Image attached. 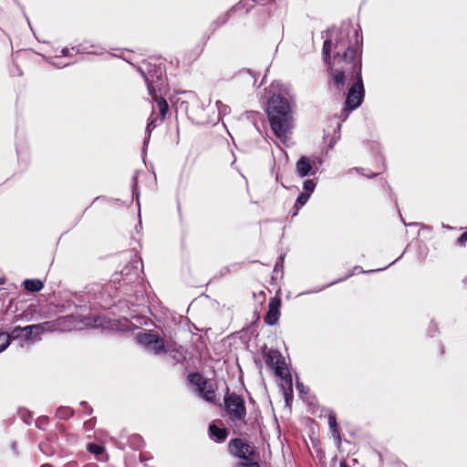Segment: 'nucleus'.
<instances>
[{
  "label": "nucleus",
  "instance_id": "f257e3e1",
  "mask_svg": "<svg viewBox=\"0 0 467 467\" xmlns=\"http://www.w3.org/2000/svg\"><path fill=\"white\" fill-rule=\"evenodd\" d=\"M336 28L322 32L325 38L322 47V59L328 75V85L337 91H344L347 78L352 83L346 94L344 104L346 116L359 108L364 101L365 87L362 78L363 36L360 28H351L349 23H342L334 35Z\"/></svg>",
  "mask_w": 467,
  "mask_h": 467
},
{
  "label": "nucleus",
  "instance_id": "f03ea898",
  "mask_svg": "<svg viewBox=\"0 0 467 467\" xmlns=\"http://www.w3.org/2000/svg\"><path fill=\"white\" fill-rule=\"evenodd\" d=\"M266 113L273 133L285 143L293 129V114L288 99L280 94H274L268 99Z\"/></svg>",
  "mask_w": 467,
  "mask_h": 467
},
{
  "label": "nucleus",
  "instance_id": "7ed1b4c3",
  "mask_svg": "<svg viewBox=\"0 0 467 467\" xmlns=\"http://www.w3.org/2000/svg\"><path fill=\"white\" fill-rule=\"evenodd\" d=\"M137 71L143 78L149 95L155 98L157 93L166 91L165 65L158 59H144L136 66Z\"/></svg>",
  "mask_w": 467,
  "mask_h": 467
},
{
  "label": "nucleus",
  "instance_id": "20e7f679",
  "mask_svg": "<svg viewBox=\"0 0 467 467\" xmlns=\"http://www.w3.org/2000/svg\"><path fill=\"white\" fill-rule=\"evenodd\" d=\"M253 3H257L261 5H270L268 12L275 13L276 8H282L285 5V0H241L226 13L217 17L210 26V29L213 32L220 26L226 24L229 17L235 12L244 10L248 13L253 7Z\"/></svg>",
  "mask_w": 467,
  "mask_h": 467
},
{
  "label": "nucleus",
  "instance_id": "39448f33",
  "mask_svg": "<svg viewBox=\"0 0 467 467\" xmlns=\"http://www.w3.org/2000/svg\"><path fill=\"white\" fill-rule=\"evenodd\" d=\"M129 262L121 268L119 273H116L113 282H123V285L138 281L140 274L143 272V262L141 258L133 252H129Z\"/></svg>",
  "mask_w": 467,
  "mask_h": 467
},
{
  "label": "nucleus",
  "instance_id": "423d86ee",
  "mask_svg": "<svg viewBox=\"0 0 467 467\" xmlns=\"http://www.w3.org/2000/svg\"><path fill=\"white\" fill-rule=\"evenodd\" d=\"M226 390L223 402L229 420L234 422L244 421L246 407L244 398L235 392L230 393L228 388H226Z\"/></svg>",
  "mask_w": 467,
  "mask_h": 467
},
{
  "label": "nucleus",
  "instance_id": "0eeeda50",
  "mask_svg": "<svg viewBox=\"0 0 467 467\" xmlns=\"http://www.w3.org/2000/svg\"><path fill=\"white\" fill-rule=\"evenodd\" d=\"M137 343L154 355L167 352L164 339L150 330L138 333L135 337Z\"/></svg>",
  "mask_w": 467,
  "mask_h": 467
},
{
  "label": "nucleus",
  "instance_id": "6e6552de",
  "mask_svg": "<svg viewBox=\"0 0 467 467\" xmlns=\"http://www.w3.org/2000/svg\"><path fill=\"white\" fill-rule=\"evenodd\" d=\"M265 364L275 370L277 377H280L285 380L287 384L292 385V376L286 371V364L285 358L276 349H269L265 353Z\"/></svg>",
  "mask_w": 467,
  "mask_h": 467
},
{
  "label": "nucleus",
  "instance_id": "1a4fd4ad",
  "mask_svg": "<svg viewBox=\"0 0 467 467\" xmlns=\"http://www.w3.org/2000/svg\"><path fill=\"white\" fill-rule=\"evenodd\" d=\"M228 450L233 456L243 460V462L256 457L255 450L241 438L232 439L229 441Z\"/></svg>",
  "mask_w": 467,
  "mask_h": 467
},
{
  "label": "nucleus",
  "instance_id": "9d476101",
  "mask_svg": "<svg viewBox=\"0 0 467 467\" xmlns=\"http://www.w3.org/2000/svg\"><path fill=\"white\" fill-rule=\"evenodd\" d=\"M61 311H68L70 312V315L67 316L68 317H74L76 318L79 323H83L85 325H88V318L83 315H75V312L78 310L80 311H86L88 309L85 300L82 296H80L78 298V302H75L71 299L66 300L61 306Z\"/></svg>",
  "mask_w": 467,
  "mask_h": 467
},
{
  "label": "nucleus",
  "instance_id": "9b49d317",
  "mask_svg": "<svg viewBox=\"0 0 467 467\" xmlns=\"http://www.w3.org/2000/svg\"><path fill=\"white\" fill-rule=\"evenodd\" d=\"M318 171L315 161L306 156H301L296 163V174L300 178L314 176Z\"/></svg>",
  "mask_w": 467,
  "mask_h": 467
},
{
  "label": "nucleus",
  "instance_id": "f8f14e48",
  "mask_svg": "<svg viewBox=\"0 0 467 467\" xmlns=\"http://www.w3.org/2000/svg\"><path fill=\"white\" fill-rule=\"evenodd\" d=\"M281 298L272 297L268 303V310L265 316V323L268 326L277 324L280 317Z\"/></svg>",
  "mask_w": 467,
  "mask_h": 467
},
{
  "label": "nucleus",
  "instance_id": "ddd939ff",
  "mask_svg": "<svg viewBox=\"0 0 467 467\" xmlns=\"http://www.w3.org/2000/svg\"><path fill=\"white\" fill-rule=\"evenodd\" d=\"M49 323L45 322L41 324L28 325L24 327V338L26 341H37L40 340L41 336L48 330Z\"/></svg>",
  "mask_w": 467,
  "mask_h": 467
},
{
  "label": "nucleus",
  "instance_id": "4468645a",
  "mask_svg": "<svg viewBox=\"0 0 467 467\" xmlns=\"http://www.w3.org/2000/svg\"><path fill=\"white\" fill-rule=\"evenodd\" d=\"M356 271H359V273H363V274H369V273L377 272L378 270H368V271H365V270H363V269H362V267H361V266H359V265H356V266H354V267H353V269H352V270H351L348 275H346L345 276H343V277H341V278H338V279H337V280H334V281L330 282L329 284L325 285H322V286H320V287H318V288H315V289L310 290V291H307V292H303V293H301L300 295H306V294H310V293H318V292H320V291H322V290H324V289H326V288H327V287H329V286H331V285H336V284H337V283H339V282H342V281L347 280L348 277H350V276H352L353 275H355V272H356Z\"/></svg>",
  "mask_w": 467,
  "mask_h": 467
},
{
  "label": "nucleus",
  "instance_id": "2eb2a0df",
  "mask_svg": "<svg viewBox=\"0 0 467 467\" xmlns=\"http://www.w3.org/2000/svg\"><path fill=\"white\" fill-rule=\"evenodd\" d=\"M208 431L210 438L218 443L223 442L229 434L225 428H220L214 422L210 423Z\"/></svg>",
  "mask_w": 467,
  "mask_h": 467
},
{
  "label": "nucleus",
  "instance_id": "dca6fc26",
  "mask_svg": "<svg viewBox=\"0 0 467 467\" xmlns=\"http://www.w3.org/2000/svg\"><path fill=\"white\" fill-rule=\"evenodd\" d=\"M188 379L192 385L197 388L198 392H203L208 386L207 380L199 372L190 373Z\"/></svg>",
  "mask_w": 467,
  "mask_h": 467
},
{
  "label": "nucleus",
  "instance_id": "f3484780",
  "mask_svg": "<svg viewBox=\"0 0 467 467\" xmlns=\"http://www.w3.org/2000/svg\"><path fill=\"white\" fill-rule=\"evenodd\" d=\"M162 93H157L155 98H152V99H154L157 103V107L159 109V111H160V119H159V121L160 122H162L169 111V104L168 102L166 101V99L163 98L162 96Z\"/></svg>",
  "mask_w": 467,
  "mask_h": 467
},
{
  "label": "nucleus",
  "instance_id": "a211bd4d",
  "mask_svg": "<svg viewBox=\"0 0 467 467\" xmlns=\"http://www.w3.org/2000/svg\"><path fill=\"white\" fill-rule=\"evenodd\" d=\"M23 285L26 291L31 293L39 292L44 287L43 282L39 279H26Z\"/></svg>",
  "mask_w": 467,
  "mask_h": 467
},
{
  "label": "nucleus",
  "instance_id": "6ab92c4d",
  "mask_svg": "<svg viewBox=\"0 0 467 467\" xmlns=\"http://www.w3.org/2000/svg\"><path fill=\"white\" fill-rule=\"evenodd\" d=\"M170 358L174 361L175 364H183V362L186 360V356L183 351L182 347H180V348L168 350Z\"/></svg>",
  "mask_w": 467,
  "mask_h": 467
},
{
  "label": "nucleus",
  "instance_id": "aec40b11",
  "mask_svg": "<svg viewBox=\"0 0 467 467\" xmlns=\"http://www.w3.org/2000/svg\"><path fill=\"white\" fill-rule=\"evenodd\" d=\"M246 119L254 125L257 131L260 132L259 123H262V115L257 111H246Z\"/></svg>",
  "mask_w": 467,
  "mask_h": 467
},
{
  "label": "nucleus",
  "instance_id": "412c9836",
  "mask_svg": "<svg viewBox=\"0 0 467 467\" xmlns=\"http://www.w3.org/2000/svg\"><path fill=\"white\" fill-rule=\"evenodd\" d=\"M132 198L136 199L139 207V217H140V189L138 185V174L135 173L132 177L131 182Z\"/></svg>",
  "mask_w": 467,
  "mask_h": 467
},
{
  "label": "nucleus",
  "instance_id": "4be33fe9",
  "mask_svg": "<svg viewBox=\"0 0 467 467\" xmlns=\"http://www.w3.org/2000/svg\"><path fill=\"white\" fill-rule=\"evenodd\" d=\"M74 415V410L70 407L60 406L56 411V417L67 420Z\"/></svg>",
  "mask_w": 467,
  "mask_h": 467
},
{
  "label": "nucleus",
  "instance_id": "5701e85b",
  "mask_svg": "<svg viewBox=\"0 0 467 467\" xmlns=\"http://www.w3.org/2000/svg\"><path fill=\"white\" fill-rule=\"evenodd\" d=\"M129 442L130 447H132L134 450H140L144 446V441L139 434L131 435L129 439Z\"/></svg>",
  "mask_w": 467,
  "mask_h": 467
},
{
  "label": "nucleus",
  "instance_id": "b1692460",
  "mask_svg": "<svg viewBox=\"0 0 467 467\" xmlns=\"http://www.w3.org/2000/svg\"><path fill=\"white\" fill-rule=\"evenodd\" d=\"M215 105H216V108L218 110L217 119H216L217 121L223 116L230 114L231 109L228 105L223 104L221 100H217Z\"/></svg>",
  "mask_w": 467,
  "mask_h": 467
},
{
  "label": "nucleus",
  "instance_id": "393cba45",
  "mask_svg": "<svg viewBox=\"0 0 467 467\" xmlns=\"http://www.w3.org/2000/svg\"><path fill=\"white\" fill-rule=\"evenodd\" d=\"M158 119H149V122L146 126V133L148 134L147 138H145L144 141H143V147L145 148L148 143H149V140H150V133L152 132V130L158 126V123H157Z\"/></svg>",
  "mask_w": 467,
  "mask_h": 467
},
{
  "label": "nucleus",
  "instance_id": "a878e982",
  "mask_svg": "<svg viewBox=\"0 0 467 467\" xmlns=\"http://www.w3.org/2000/svg\"><path fill=\"white\" fill-rule=\"evenodd\" d=\"M239 76H242V77H247L249 79H248V82L253 85V86H255L256 84V74L249 69V68H244L242 70L239 71L238 73Z\"/></svg>",
  "mask_w": 467,
  "mask_h": 467
},
{
  "label": "nucleus",
  "instance_id": "bb28decb",
  "mask_svg": "<svg viewBox=\"0 0 467 467\" xmlns=\"http://www.w3.org/2000/svg\"><path fill=\"white\" fill-rule=\"evenodd\" d=\"M10 345V336L8 333L0 332V353L5 351Z\"/></svg>",
  "mask_w": 467,
  "mask_h": 467
},
{
  "label": "nucleus",
  "instance_id": "cd10ccee",
  "mask_svg": "<svg viewBox=\"0 0 467 467\" xmlns=\"http://www.w3.org/2000/svg\"><path fill=\"white\" fill-rule=\"evenodd\" d=\"M87 450L88 452L95 455H100L104 452V448L94 442L88 443L87 446Z\"/></svg>",
  "mask_w": 467,
  "mask_h": 467
},
{
  "label": "nucleus",
  "instance_id": "c85d7f7f",
  "mask_svg": "<svg viewBox=\"0 0 467 467\" xmlns=\"http://www.w3.org/2000/svg\"><path fill=\"white\" fill-rule=\"evenodd\" d=\"M309 198H310V193L301 192L297 196L294 205L298 206L299 208H302L307 202Z\"/></svg>",
  "mask_w": 467,
  "mask_h": 467
},
{
  "label": "nucleus",
  "instance_id": "c756f323",
  "mask_svg": "<svg viewBox=\"0 0 467 467\" xmlns=\"http://www.w3.org/2000/svg\"><path fill=\"white\" fill-rule=\"evenodd\" d=\"M24 327H20V326H16L12 330H11V333L9 334L10 336V341L12 339H16V338H20V337H24Z\"/></svg>",
  "mask_w": 467,
  "mask_h": 467
},
{
  "label": "nucleus",
  "instance_id": "7c9ffc66",
  "mask_svg": "<svg viewBox=\"0 0 467 467\" xmlns=\"http://www.w3.org/2000/svg\"><path fill=\"white\" fill-rule=\"evenodd\" d=\"M317 183L314 180L307 179L303 182V192L312 193L316 189Z\"/></svg>",
  "mask_w": 467,
  "mask_h": 467
},
{
  "label": "nucleus",
  "instance_id": "2f4dec72",
  "mask_svg": "<svg viewBox=\"0 0 467 467\" xmlns=\"http://www.w3.org/2000/svg\"><path fill=\"white\" fill-rule=\"evenodd\" d=\"M427 333L430 337H434L440 333L438 324L434 320L430 322Z\"/></svg>",
  "mask_w": 467,
  "mask_h": 467
},
{
  "label": "nucleus",
  "instance_id": "473e14b6",
  "mask_svg": "<svg viewBox=\"0 0 467 467\" xmlns=\"http://www.w3.org/2000/svg\"><path fill=\"white\" fill-rule=\"evenodd\" d=\"M234 467H260L259 463L255 461V458L249 459L244 462H237Z\"/></svg>",
  "mask_w": 467,
  "mask_h": 467
},
{
  "label": "nucleus",
  "instance_id": "72a5a7b5",
  "mask_svg": "<svg viewBox=\"0 0 467 467\" xmlns=\"http://www.w3.org/2000/svg\"><path fill=\"white\" fill-rule=\"evenodd\" d=\"M72 51L75 52V54H88L91 53L89 51L88 47H87L85 44H80L78 46H74L71 47Z\"/></svg>",
  "mask_w": 467,
  "mask_h": 467
},
{
  "label": "nucleus",
  "instance_id": "f704fd0d",
  "mask_svg": "<svg viewBox=\"0 0 467 467\" xmlns=\"http://www.w3.org/2000/svg\"><path fill=\"white\" fill-rule=\"evenodd\" d=\"M329 429L334 440L336 441L337 445L339 446L341 443V436L339 432L338 424H337L335 427H329Z\"/></svg>",
  "mask_w": 467,
  "mask_h": 467
},
{
  "label": "nucleus",
  "instance_id": "c9c22d12",
  "mask_svg": "<svg viewBox=\"0 0 467 467\" xmlns=\"http://www.w3.org/2000/svg\"><path fill=\"white\" fill-rule=\"evenodd\" d=\"M200 395L206 400V401H213L214 400V391L213 389H208V387L203 390V392H199Z\"/></svg>",
  "mask_w": 467,
  "mask_h": 467
},
{
  "label": "nucleus",
  "instance_id": "e433bc0d",
  "mask_svg": "<svg viewBox=\"0 0 467 467\" xmlns=\"http://www.w3.org/2000/svg\"><path fill=\"white\" fill-rule=\"evenodd\" d=\"M284 261H285V254H281L275 264V267H274V271L275 272H278V271H281L283 272V269H284Z\"/></svg>",
  "mask_w": 467,
  "mask_h": 467
},
{
  "label": "nucleus",
  "instance_id": "4c0bfd02",
  "mask_svg": "<svg viewBox=\"0 0 467 467\" xmlns=\"http://www.w3.org/2000/svg\"><path fill=\"white\" fill-rule=\"evenodd\" d=\"M48 423V417L47 416H41L36 420V426L38 429H45V427Z\"/></svg>",
  "mask_w": 467,
  "mask_h": 467
},
{
  "label": "nucleus",
  "instance_id": "58836bf2",
  "mask_svg": "<svg viewBox=\"0 0 467 467\" xmlns=\"http://www.w3.org/2000/svg\"><path fill=\"white\" fill-rule=\"evenodd\" d=\"M329 427H335L337 424V415L334 410H330L327 414Z\"/></svg>",
  "mask_w": 467,
  "mask_h": 467
},
{
  "label": "nucleus",
  "instance_id": "ea45409f",
  "mask_svg": "<svg viewBox=\"0 0 467 467\" xmlns=\"http://www.w3.org/2000/svg\"><path fill=\"white\" fill-rule=\"evenodd\" d=\"M467 242V231L462 233L457 239L456 244L460 246H464Z\"/></svg>",
  "mask_w": 467,
  "mask_h": 467
},
{
  "label": "nucleus",
  "instance_id": "a19ab883",
  "mask_svg": "<svg viewBox=\"0 0 467 467\" xmlns=\"http://www.w3.org/2000/svg\"><path fill=\"white\" fill-rule=\"evenodd\" d=\"M296 389L300 393H307L308 388L305 387L302 382H300L298 379L296 380Z\"/></svg>",
  "mask_w": 467,
  "mask_h": 467
},
{
  "label": "nucleus",
  "instance_id": "79ce46f5",
  "mask_svg": "<svg viewBox=\"0 0 467 467\" xmlns=\"http://www.w3.org/2000/svg\"><path fill=\"white\" fill-rule=\"evenodd\" d=\"M80 406H82L84 409H86V413L88 415H90L93 411L92 408L88 404L87 401H81Z\"/></svg>",
  "mask_w": 467,
  "mask_h": 467
},
{
  "label": "nucleus",
  "instance_id": "37998d69",
  "mask_svg": "<svg viewBox=\"0 0 467 467\" xmlns=\"http://www.w3.org/2000/svg\"><path fill=\"white\" fill-rule=\"evenodd\" d=\"M72 49L71 47H64L61 49V57H70L71 56Z\"/></svg>",
  "mask_w": 467,
  "mask_h": 467
},
{
  "label": "nucleus",
  "instance_id": "c03bdc74",
  "mask_svg": "<svg viewBox=\"0 0 467 467\" xmlns=\"http://www.w3.org/2000/svg\"><path fill=\"white\" fill-rule=\"evenodd\" d=\"M228 273H231V266L227 265V266H223V268H221L219 273H218V275L220 276H223V275H226Z\"/></svg>",
  "mask_w": 467,
  "mask_h": 467
},
{
  "label": "nucleus",
  "instance_id": "a18cd8bd",
  "mask_svg": "<svg viewBox=\"0 0 467 467\" xmlns=\"http://www.w3.org/2000/svg\"><path fill=\"white\" fill-rule=\"evenodd\" d=\"M288 386H289V389H290V394H288L287 392H285V399L286 404H288L289 400H292V398H293V396H292V385L290 386L288 384Z\"/></svg>",
  "mask_w": 467,
  "mask_h": 467
},
{
  "label": "nucleus",
  "instance_id": "49530a36",
  "mask_svg": "<svg viewBox=\"0 0 467 467\" xmlns=\"http://www.w3.org/2000/svg\"><path fill=\"white\" fill-rule=\"evenodd\" d=\"M311 160H312V161H315L316 165H317V167H319V166H320V165H322V163H323V160H322V158L317 157V156H316V157L312 158Z\"/></svg>",
  "mask_w": 467,
  "mask_h": 467
},
{
  "label": "nucleus",
  "instance_id": "de8ad7c7",
  "mask_svg": "<svg viewBox=\"0 0 467 467\" xmlns=\"http://www.w3.org/2000/svg\"><path fill=\"white\" fill-rule=\"evenodd\" d=\"M301 208H299L298 206H295L293 207V211L291 212V217L294 218L296 217L297 214H298V212Z\"/></svg>",
  "mask_w": 467,
  "mask_h": 467
},
{
  "label": "nucleus",
  "instance_id": "09e8293b",
  "mask_svg": "<svg viewBox=\"0 0 467 467\" xmlns=\"http://www.w3.org/2000/svg\"><path fill=\"white\" fill-rule=\"evenodd\" d=\"M346 110H347V109H346V106L344 105V108L342 109L340 116H339V118L341 119V121H345L348 119V118H345Z\"/></svg>",
  "mask_w": 467,
  "mask_h": 467
},
{
  "label": "nucleus",
  "instance_id": "8fccbe9b",
  "mask_svg": "<svg viewBox=\"0 0 467 467\" xmlns=\"http://www.w3.org/2000/svg\"><path fill=\"white\" fill-rule=\"evenodd\" d=\"M229 266H231V272L237 271L240 268L241 264L234 263V264L230 265Z\"/></svg>",
  "mask_w": 467,
  "mask_h": 467
},
{
  "label": "nucleus",
  "instance_id": "3c124183",
  "mask_svg": "<svg viewBox=\"0 0 467 467\" xmlns=\"http://www.w3.org/2000/svg\"><path fill=\"white\" fill-rule=\"evenodd\" d=\"M150 458H151V457H148V456H146V454H145V453H140V462H143V463H144L146 461H148V460H149V459H150Z\"/></svg>",
  "mask_w": 467,
  "mask_h": 467
},
{
  "label": "nucleus",
  "instance_id": "603ef678",
  "mask_svg": "<svg viewBox=\"0 0 467 467\" xmlns=\"http://www.w3.org/2000/svg\"><path fill=\"white\" fill-rule=\"evenodd\" d=\"M340 129H341V123H338L337 124V130H335V133L337 134V140H338L340 138Z\"/></svg>",
  "mask_w": 467,
  "mask_h": 467
},
{
  "label": "nucleus",
  "instance_id": "864d4df0",
  "mask_svg": "<svg viewBox=\"0 0 467 467\" xmlns=\"http://www.w3.org/2000/svg\"><path fill=\"white\" fill-rule=\"evenodd\" d=\"M399 213H400V220L401 222L403 223L404 225L408 226V224L406 223V222L404 221V219L402 218V215L400 213V212L399 211ZM413 224H416L415 223H409V225H413Z\"/></svg>",
  "mask_w": 467,
  "mask_h": 467
},
{
  "label": "nucleus",
  "instance_id": "5fc2aeb1",
  "mask_svg": "<svg viewBox=\"0 0 467 467\" xmlns=\"http://www.w3.org/2000/svg\"><path fill=\"white\" fill-rule=\"evenodd\" d=\"M77 463L75 462H67L65 467H76Z\"/></svg>",
  "mask_w": 467,
  "mask_h": 467
},
{
  "label": "nucleus",
  "instance_id": "6e6d98bb",
  "mask_svg": "<svg viewBox=\"0 0 467 467\" xmlns=\"http://www.w3.org/2000/svg\"><path fill=\"white\" fill-rule=\"evenodd\" d=\"M142 228L141 221H139V223L136 225V231L139 232Z\"/></svg>",
  "mask_w": 467,
  "mask_h": 467
},
{
  "label": "nucleus",
  "instance_id": "4d7b16f0",
  "mask_svg": "<svg viewBox=\"0 0 467 467\" xmlns=\"http://www.w3.org/2000/svg\"><path fill=\"white\" fill-rule=\"evenodd\" d=\"M340 467H350L346 462H340Z\"/></svg>",
  "mask_w": 467,
  "mask_h": 467
},
{
  "label": "nucleus",
  "instance_id": "13d9d810",
  "mask_svg": "<svg viewBox=\"0 0 467 467\" xmlns=\"http://www.w3.org/2000/svg\"><path fill=\"white\" fill-rule=\"evenodd\" d=\"M362 174L364 175V173H362ZM377 175H378V173H372L371 175L365 174V176L369 177V178H370V177H375V176H377Z\"/></svg>",
  "mask_w": 467,
  "mask_h": 467
},
{
  "label": "nucleus",
  "instance_id": "bf43d9fd",
  "mask_svg": "<svg viewBox=\"0 0 467 467\" xmlns=\"http://www.w3.org/2000/svg\"><path fill=\"white\" fill-rule=\"evenodd\" d=\"M353 170L357 171L358 172H361V171H363L362 168H354Z\"/></svg>",
  "mask_w": 467,
  "mask_h": 467
},
{
  "label": "nucleus",
  "instance_id": "052dcab7",
  "mask_svg": "<svg viewBox=\"0 0 467 467\" xmlns=\"http://www.w3.org/2000/svg\"><path fill=\"white\" fill-rule=\"evenodd\" d=\"M387 267H389V265H387V266H385V267H381V268H379V269H377V270H378V271H382V270L386 269Z\"/></svg>",
  "mask_w": 467,
  "mask_h": 467
},
{
  "label": "nucleus",
  "instance_id": "680f3d73",
  "mask_svg": "<svg viewBox=\"0 0 467 467\" xmlns=\"http://www.w3.org/2000/svg\"><path fill=\"white\" fill-rule=\"evenodd\" d=\"M335 143H336V140H334V141H330V143H329V147H330V148H333V146H334V144H335Z\"/></svg>",
  "mask_w": 467,
  "mask_h": 467
},
{
  "label": "nucleus",
  "instance_id": "e2e57ef3",
  "mask_svg": "<svg viewBox=\"0 0 467 467\" xmlns=\"http://www.w3.org/2000/svg\"><path fill=\"white\" fill-rule=\"evenodd\" d=\"M41 467H53V466L50 464H43Z\"/></svg>",
  "mask_w": 467,
  "mask_h": 467
},
{
  "label": "nucleus",
  "instance_id": "0e129e2a",
  "mask_svg": "<svg viewBox=\"0 0 467 467\" xmlns=\"http://www.w3.org/2000/svg\"><path fill=\"white\" fill-rule=\"evenodd\" d=\"M400 258L396 259L395 261H392V263L389 264V265L395 264V262H397Z\"/></svg>",
  "mask_w": 467,
  "mask_h": 467
},
{
  "label": "nucleus",
  "instance_id": "69168bd1",
  "mask_svg": "<svg viewBox=\"0 0 467 467\" xmlns=\"http://www.w3.org/2000/svg\"><path fill=\"white\" fill-rule=\"evenodd\" d=\"M4 284V280L0 278V285Z\"/></svg>",
  "mask_w": 467,
  "mask_h": 467
}]
</instances>
